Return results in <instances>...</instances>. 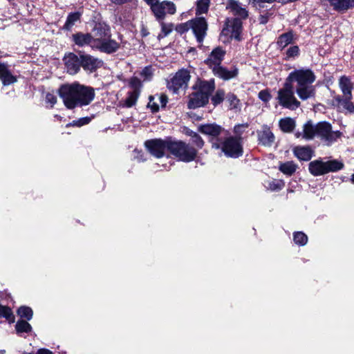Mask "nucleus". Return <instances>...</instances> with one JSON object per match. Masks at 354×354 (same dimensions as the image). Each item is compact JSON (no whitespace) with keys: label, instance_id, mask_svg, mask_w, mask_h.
<instances>
[{"label":"nucleus","instance_id":"12","mask_svg":"<svg viewBox=\"0 0 354 354\" xmlns=\"http://www.w3.org/2000/svg\"><path fill=\"white\" fill-rule=\"evenodd\" d=\"M241 19L237 18L227 19L225 26L222 30V35L241 40V33L242 31Z\"/></svg>","mask_w":354,"mask_h":354},{"label":"nucleus","instance_id":"51","mask_svg":"<svg viewBox=\"0 0 354 354\" xmlns=\"http://www.w3.org/2000/svg\"><path fill=\"white\" fill-rule=\"evenodd\" d=\"M162 32H164L165 35H167L171 31V28L170 26H167L162 23Z\"/></svg>","mask_w":354,"mask_h":354},{"label":"nucleus","instance_id":"29","mask_svg":"<svg viewBox=\"0 0 354 354\" xmlns=\"http://www.w3.org/2000/svg\"><path fill=\"white\" fill-rule=\"evenodd\" d=\"M279 126L283 132L289 133L294 129L295 127V122L292 118H286L281 119L279 121Z\"/></svg>","mask_w":354,"mask_h":354},{"label":"nucleus","instance_id":"43","mask_svg":"<svg viewBox=\"0 0 354 354\" xmlns=\"http://www.w3.org/2000/svg\"><path fill=\"white\" fill-rule=\"evenodd\" d=\"M283 186V183L279 180H273L269 183V189L272 191L279 190Z\"/></svg>","mask_w":354,"mask_h":354},{"label":"nucleus","instance_id":"50","mask_svg":"<svg viewBox=\"0 0 354 354\" xmlns=\"http://www.w3.org/2000/svg\"><path fill=\"white\" fill-rule=\"evenodd\" d=\"M247 125L245 124H239L234 127V133L240 135L242 132L246 129Z\"/></svg>","mask_w":354,"mask_h":354},{"label":"nucleus","instance_id":"55","mask_svg":"<svg viewBox=\"0 0 354 354\" xmlns=\"http://www.w3.org/2000/svg\"><path fill=\"white\" fill-rule=\"evenodd\" d=\"M5 351L4 350H0V354H4Z\"/></svg>","mask_w":354,"mask_h":354},{"label":"nucleus","instance_id":"23","mask_svg":"<svg viewBox=\"0 0 354 354\" xmlns=\"http://www.w3.org/2000/svg\"><path fill=\"white\" fill-rule=\"evenodd\" d=\"M259 142L264 146H270L274 140V136L270 129L267 127H263L262 130L258 132Z\"/></svg>","mask_w":354,"mask_h":354},{"label":"nucleus","instance_id":"4","mask_svg":"<svg viewBox=\"0 0 354 354\" xmlns=\"http://www.w3.org/2000/svg\"><path fill=\"white\" fill-rule=\"evenodd\" d=\"M214 88V81H198L193 86L194 91L189 96L188 108L196 109L205 106Z\"/></svg>","mask_w":354,"mask_h":354},{"label":"nucleus","instance_id":"14","mask_svg":"<svg viewBox=\"0 0 354 354\" xmlns=\"http://www.w3.org/2000/svg\"><path fill=\"white\" fill-rule=\"evenodd\" d=\"M225 55V51L221 47L215 48L208 57L205 60V63L212 71L221 66V64Z\"/></svg>","mask_w":354,"mask_h":354},{"label":"nucleus","instance_id":"44","mask_svg":"<svg viewBox=\"0 0 354 354\" xmlns=\"http://www.w3.org/2000/svg\"><path fill=\"white\" fill-rule=\"evenodd\" d=\"M155 97H156V100H157L159 105L161 107H165V106L167 103V100H168L167 95L165 94H160V95H157Z\"/></svg>","mask_w":354,"mask_h":354},{"label":"nucleus","instance_id":"27","mask_svg":"<svg viewBox=\"0 0 354 354\" xmlns=\"http://www.w3.org/2000/svg\"><path fill=\"white\" fill-rule=\"evenodd\" d=\"M351 99H347V97H341L337 95L335 97V102H337V105L339 109L348 111L349 113L354 112V105L351 102Z\"/></svg>","mask_w":354,"mask_h":354},{"label":"nucleus","instance_id":"54","mask_svg":"<svg viewBox=\"0 0 354 354\" xmlns=\"http://www.w3.org/2000/svg\"><path fill=\"white\" fill-rule=\"evenodd\" d=\"M260 20L261 24H266L267 22V18L264 16H261Z\"/></svg>","mask_w":354,"mask_h":354},{"label":"nucleus","instance_id":"36","mask_svg":"<svg viewBox=\"0 0 354 354\" xmlns=\"http://www.w3.org/2000/svg\"><path fill=\"white\" fill-rule=\"evenodd\" d=\"M17 313L21 318L27 320H30L33 315L32 309L26 306L20 307L17 310Z\"/></svg>","mask_w":354,"mask_h":354},{"label":"nucleus","instance_id":"22","mask_svg":"<svg viewBox=\"0 0 354 354\" xmlns=\"http://www.w3.org/2000/svg\"><path fill=\"white\" fill-rule=\"evenodd\" d=\"M93 46L95 48L107 53H113L119 48V44L115 41L110 39V38L102 41L100 44H93Z\"/></svg>","mask_w":354,"mask_h":354},{"label":"nucleus","instance_id":"40","mask_svg":"<svg viewBox=\"0 0 354 354\" xmlns=\"http://www.w3.org/2000/svg\"><path fill=\"white\" fill-rule=\"evenodd\" d=\"M144 81L151 80L153 77V70L151 66L145 67L140 73Z\"/></svg>","mask_w":354,"mask_h":354},{"label":"nucleus","instance_id":"45","mask_svg":"<svg viewBox=\"0 0 354 354\" xmlns=\"http://www.w3.org/2000/svg\"><path fill=\"white\" fill-rule=\"evenodd\" d=\"M258 96L264 102H268L271 99L270 93L266 90L261 91Z\"/></svg>","mask_w":354,"mask_h":354},{"label":"nucleus","instance_id":"56","mask_svg":"<svg viewBox=\"0 0 354 354\" xmlns=\"http://www.w3.org/2000/svg\"><path fill=\"white\" fill-rule=\"evenodd\" d=\"M352 181L354 183V174L352 176Z\"/></svg>","mask_w":354,"mask_h":354},{"label":"nucleus","instance_id":"3","mask_svg":"<svg viewBox=\"0 0 354 354\" xmlns=\"http://www.w3.org/2000/svg\"><path fill=\"white\" fill-rule=\"evenodd\" d=\"M315 80L314 73L309 69H299L292 71L286 79V82H297L296 92L302 100L314 97L315 88L312 84Z\"/></svg>","mask_w":354,"mask_h":354},{"label":"nucleus","instance_id":"26","mask_svg":"<svg viewBox=\"0 0 354 354\" xmlns=\"http://www.w3.org/2000/svg\"><path fill=\"white\" fill-rule=\"evenodd\" d=\"M293 153L301 160L308 161L313 156V151L309 147H296L293 149Z\"/></svg>","mask_w":354,"mask_h":354},{"label":"nucleus","instance_id":"6","mask_svg":"<svg viewBox=\"0 0 354 354\" xmlns=\"http://www.w3.org/2000/svg\"><path fill=\"white\" fill-rule=\"evenodd\" d=\"M344 164L337 160L324 162L322 160L311 161L308 165L310 173L314 176H322L329 172H335L342 169Z\"/></svg>","mask_w":354,"mask_h":354},{"label":"nucleus","instance_id":"31","mask_svg":"<svg viewBox=\"0 0 354 354\" xmlns=\"http://www.w3.org/2000/svg\"><path fill=\"white\" fill-rule=\"evenodd\" d=\"M81 17V13L79 12L70 13L66 19L64 28L69 30L72 26L77 22Z\"/></svg>","mask_w":354,"mask_h":354},{"label":"nucleus","instance_id":"33","mask_svg":"<svg viewBox=\"0 0 354 354\" xmlns=\"http://www.w3.org/2000/svg\"><path fill=\"white\" fill-rule=\"evenodd\" d=\"M210 0H198L196 4V14L198 15L206 13L208 11Z\"/></svg>","mask_w":354,"mask_h":354},{"label":"nucleus","instance_id":"52","mask_svg":"<svg viewBox=\"0 0 354 354\" xmlns=\"http://www.w3.org/2000/svg\"><path fill=\"white\" fill-rule=\"evenodd\" d=\"M130 0H111V1L116 4H122L129 1Z\"/></svg>","mask_w":354,"mask_h":354},{"label":"nucleus","instance_id":"25","mask_svg":"<svg viewBox=\"0 0 354 354\" xmlns=\"http://www.w3.org/2000/svg\"><path fill=\"white\" fill-rule=\"evenodd\" d=\"M339 88L343 93V97H347V99L352 98L351 91L353 88L351 80L345 77H342L339 80Z\"/></svg>","mask_w":354,"mask_h":354},{"label":"nucleus","instance_id":"35","mask_svg":"<svg viewBox=\"0 0 354 354\" xmlns=\"http://www.w3.org/2000/svg\"><path fill=\"white\" fill-rule=\"evenodd\" d=\"M139 96L138 91H133L129 93L128 97L125 100L124 105L127 107H131L136 104L138 97Z\"/></svg>","mask_w":354,"mask_h":354},{"label":"nucleus","instance_id":"21","mask_svg":"<svg viewBox=\"0 0 354 354\" xmlns=\"http://www.w3.org/2000/svg\"><path fill=\"white\" fill-rule=\"evenodd\" d=\"M212 72L214 75L224 80H229L236 77L238 75V69L236 68H234L232 70H228L221 66L212 71Z\"/></svg>","mask_w":354,"mask_h":354},{"label":"nucleus","instance_id":"42","mask_svg":"<svg viewBox=\"0 0 354 354\" xmlns=\"http://www.w3.org/2000/svg\"><path fill=\"white\" fill-rule=\"evenodd\" d=\"M156 100V97L151 96L149 97V102L148 104L149 107H150L153 112H156L159 110L160 105L157 102H154Z\"/></svg>","mask_w":354,"mask_h":354},{"label":"nucleus","instance_id":"24","mask_svg":"<svg viewBox=\"0 0 354 354\" xmlns=\"http://www.w3.org/2000/svg\"><path fill=\"white\" fill-rule=\"evenodd\" d=\"M0 80L5 86L12 84L17 81L16 77L11 74L7 66L1 63H0Z\"/></svg>","mask_w":354,"mask_h":354},{"label":"nucleus","instance_id":"9","mask_svg":"<svg viewBox=\"0 0 354 354\" xmlns=\"http://www.w3.org/2000/svg\"><path fill=\"white\" fill-rule=\"evenodd\" d=\"M185 30L191 28L193 30L197 41L201 43L206 35L207 29V24L203 17H198L194 20H191L184 24Z\"/></svg>","mask_w":354,"mask_h":354},{"label":"nucleus","instance_id":"13","mask_svg":"<svg viewBox=\"0 0 354 354\" xmlns=\"http://www.w3.org/2000/svg\"><path fill=\"white\" fill-rule=\"evenodd\" d=\"M170 140L160 139L150 140L145 142V146L149 153L156 158H161L165 155V150H168Z\"/></svg>","mask_w":354,"mask_h":354},{"label":"nucleus","instance_id":"30","mask_svg":"<svg viewBox=\"0 0 354 354\" xmlns=\"http://www.w3.org/2000/svg\"><path fill=\"white\" fill-rule=\"evenodd\" d=\"M226 100L229 103L230 109L240 111L241 104L237 97L233 93H228L226 95Z\"/></svg>","mask_w":354,"mask_h":354},{"label":"nucleus","instance_id":"16","mask_svg":"<svg viewBox=\"0 0 354 354\" xmlns=\"http://www.w3.org/2000/svg\"><path fill=\"white\" fill-rule=\"evenodd\" d=\"M81 66L85 70L90 72H93L97 68H100L103 62L98 58L94 57L90 55H80Z\"/></svg>","mask_w":354,"mask_h":354},{"label":"nucleus","instance_id":"10","mask_svg":"<svg viewBox=\"0 0 354 354\" xmlns=\"http://www.w3.org/2000/svg\"><path fill=\"white\" fill-rule=\"evenodd\" d=\"M150 7L156 19L158 20H162L166 14L174 15L176 11L175 4L168 1L159 2L158 0H157L152 3Z\"/></svg>","mask_w":354,"mask_h":354},{"label":"nucleus","instance_id":"39","mask_svg":"<svg viewBox=\"0 0 354 354\" xmlns=\"http://www.w3.org/2000/svg\"><path fill=\"white\" fill-rule=\"evenodd\" d=\"M225 97V92L223 90H218L212 96V101L214 106L221 103Z\"/></svg>","mask_w":354,"mask_h":354},{"label":"nucleus","instance_id":"41","mask_svg":"<svg viewBox=\"0 0 354 354\" xmlns=\"http://www.w3.org/2000/svg\"><path fill=\"white\" fill-rule=\"evenodd\" d=\"M192 137V142L198 148H202L204 145V141L201 138V137L195 132H192L190 134Z\"/></svg>","mask_w":354,"mask_h":354},{"label":"nucleus","instance_id":"28","mask_svg":"<svg viewBox=\"0 0 354 354\" xmlns=\"http://www.w3.org/2000/svg\"><path fill=\"white\" fill-rule=\"evenodd\" d=\"M297 168L292 161H288L284 163H281L279 165V170L286 175L291 176L293 174Z\"/></svg>","mask_w":354,"mask_h":354},{"label":"nucleus","instance_id":"49","mask_svg":"<svg viewBox=\"0 0 354 354\" xmlns=\"http://www.w3.org/2000/svg\"><path fill=\"white\" fill-rule=\"evenodd\" d=\"M46 102L51 104V107L53 106L57 102V97L54 94L47 93L46 95Z\"/></svg>","mask_w":354,"mask_h":354},{"label":"nucleus","instance_id":"18","mask_svg":"<svg viewBox=\"0 0 354 354\" xmlns=\"http://www.w3.org/2000/svg\"><path fill=\"white\" fill-rule=\"evenodd\" d=\"M64 62L67 71L70 74H76L80 71L81 66L80 56L77 57L73 53H70L65 57Z\"/></svg>","mask_w":354,"mask_h":354},{"label":"nucleus","instance_id":"17","mask_svg":"<svg viewBox=\"0 0 354 354\" xmlns=\"http://www.w3.org/2000/svg\"><path fill=\"white\" fill-rule=\"evenodd\" d=\"M111 37L110 29L105 24H98L93 29V41L94 44H100V42L109 39Z\"/></svg>","mask_w":354,"mask_h":354},{"label":"nucleus","instance_id":"1","mask_svg":"<svg viewBox=\"0 0 354 354\" xmlns=\"http://www.w3.org/2000/svg\"><path fill=\"white\" fill-rule=\"evenodd\" d=\"M60 98L67 109L89 104L95 97L94 89L79 83L66 84L58 90Z\"/></svg>","mask_w":354,"mask_h":354},{"label":"nucleus","instance_id":"19","mask_svg":"<svg viewBox=\"0 0 354 354\" xmlns=\"http://www.w3.org/2000/svg\"><path fill=\"white\" fill-rule=\"evenodd\" d=\"M72 39L74 43L79 46L82 47L88 45L92 48H95L93 46L94 41L93 36L89 33L77 32L73 35Z\"/></svg>","mask_w":354,"mask_h":354},{"label":"nucleus","instance_id":"11","mask_svg":"<svg viewBox=\"0 0 354 354\" xmlns=\"http://www.w3.org/2000/svg\"><path fill=\"white\" fill-rule=\"evenodd\" d=\"M189 78V73L187 70H180L168 82L167 87L174 93H177L180 88L187 87Z\"/></svg>","mask_w":354,"mask_h":354},{"label":"nucleus","instance_id":"8","mask_svg":"<svg viewBox=\"0 0 354 354\" xmlns=\"http://www.w3.org/2000/svg\"><path fill=\"white\" fill-rule=\"evenodd\" d=\"M277 99L280 105L289 109L295 110L300 105V102L294 95L292 84L288 82H286L283 87L279 90Z\"/></svg>","mask_w":354,"mask_h":354},{"label":"nucleus","instance_id":"46","mask_svg":"<svg viewBox=\"0 0 354 354\" xmlns=\"http://www.w3.org/2000/svg\"><path fill=\"white\" fill-rule=\"evenodd\" d=\"M90 121H91V119L88 117H86V118H80L78 120L73 121L72 124L73 126L82 127L84 124H88Z\"/></svg>","mask_w":354,"mask_h":354},{"label":"nucleus","instance_id":"7","mask_svg":"<svg viewBox=\"0 0 354 354\" xmlns=\"http://www.w3.org/2000/svg\"><path fill=\"white\" fill-rule=\"evenodd\" d=\"M212 147L216 149H221L225 156L231 158L239 157L243 153L240 137L227 138L221 144L213 142Z\"/></svg>","mask_w":354,"mask_h":354},{"label":"nucleus","instance_id":"37","mask_svg":"<svg viewBox=\"0 0 354 354\" xmlns=\"http://www.w3.org/2000/svg\"><path fill=\"white\" fill-rule=\"evenodd\" d=\"M293 239L295 243L299 245H304L307 243L308 241L307 236L301 232H297L295 233Z\"/></svg>","mask_w":354,"mask_h":354},{"label":"nucleus","instance_id":"20","mask_svg":"<svg viewBox=\"0 0 354 354\" xmlns=\"http://www.w3.org/2000/svg\"><path fill=\"white\" fill-rule=\"evenodd\" d=\"M198 131L205 135H207L212 137H217L223 132H224L225 129L221 126L213 123L201 125L198 127Z\"/></svg>","mask_w":354,"mask_h":354},{"label":"nucleus","instance_id":"53","mask_svg":"<svg viewBox=\"0 0 354 354\" xmlns=\"http://www.w3.org/2000/svg\"><path fill=\"white\" fill-rule=\"evenodd\" d=\"M183 25H184V24H181L180 26H179L178 27V28H177V29H178V30L179 32H185V31H187V30H185V27H183Z\"/></svg>","mask_w":354,"mask_h":354},{"label":"nucleus","instance_id":"38","mask_svg":"<svg viewBox=\"0 0 354 354\" xmlns=\"http://www.w3.org/2000/svg\"><path fill=\"white\" fill-rule=\"evenodd\" d=\"M0 317L6 318L7 319L14 322V317L10 308L0 306Z\"/></svg>","mask_w":354,"mask_h":354},{"label":"nucleus","instance_id":"5","mask_svg":"<svg viewBox=\"0 0 354 354\" xmlns=\"http://www.w3.org/2000/svg\"><path fill=\"white\" fill-rule=\"evenodd\" d=\"M168 151L180 160L191 162L196 156V150L182 141H171L169 142Z\"/></svg>","mask_w":354,"mask_h":354},{"label":"nucleus","instance_id":"15","mask_svg":"<svg viewBox=\"0 0 354 354\" xmlns=\"http://www.w3.org/2000/svg\"><path fill=\"white\" fill-rule=\"evenodd\" d=\"M226 9L233 15L236 16L237 19H245L248 17V11L246 8L239 1L227 0Z\"/></svg>","mask_w":354,"mask_h":354},{"label":"nucleus","instance_id":"32","mask_svg":"<svg viewBox=\"0 0 354 354\" xmlns=\"http://www.w3.org/2000/svg\"><path fill=\"white\" fill-rule=\"evenodd\" d=\"M292 34L291 32H286L282 34L278 39L277 44L278 46L283 48L287 46L289 44L292 42Z\"/></svg>","mask_w":354,"mask_h":354},{"label":"nucleus","instance_id":"48","mask_svg":"<svg viewBox=\"0 0 354 354\" xmlns=\"http://www.w3.org/2000/svg\"><path fill=\"white\" fill-rule=\"evenodd\" d=\"M299 48L297 46L290 47L287 50L288 57H295L299 54Z\"/></svg>","mask_w":354,"mask_h":354},{"label":"nucleus","instance_id":"47","mask_svg":"<svg viewBox=\"0 0 354 354\" xmlns=\"http://www.w3.org/2000/svg\"><path fill=\"white\" fill-rule=\"evenodd\" d=\"M130 84L134 88L133 91H138V88L142 86L140 80L136 77L131 79Z\"/></svg>","mask_w":354,"mask_h":354},{"label":"nucleus","instance_id":"34","mask_svg":"<svg viewBox=\"0 0 354 354\" xmlns=\"http://www.w3.org/2000/svg\"><path fill=\"white\" fill-rule=\"evenodd\" d=\"M17 333H28L31 330L32 327L29 323L24 320H19L15 325Z\"/></svg>","mask_w":354,"mask_h":354},{"label":"nucleus","instance_id":"2","mask_svg":"<svg viewBox=\"0 0 354 354\" xmlns=\"http://www.w3.org/2000/svg\"><path fill=\"white\" fill-rule=\"evenodd\" d=\"M342 136V132L333 131L331 124L327 122H319L316 124H313L311 121H308L304 125V138L311 140L314 137H317L327 146H330L336 142Z\"/></svg>","mask_w":354,"mask_h":354}]
</instances>
